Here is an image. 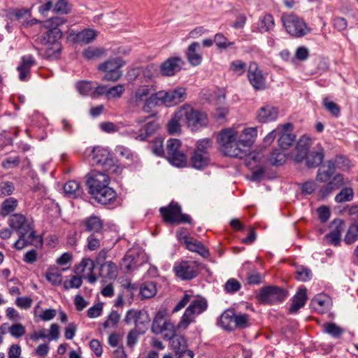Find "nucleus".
<instances>
[{
	"instance_id": "63",
	"label": "nucleus",
	"mask_w": 358,
	"mask_h": 358,
	"mask_svg": "<svg viewBox=\"0 0 358 358\" xmlns=\"http://www.w3.org/2000/svg\"><path fill=\"white\" fill-rule=\"evenodd\" d=\"M145 332L143 331H140L136 329H131L127 337V345L130 348H132L137 342L138 336L140 334H143Z\"/></svg>"
},
{
	"instance_id": "64",
	"label": "nucleus",
	"mask_w": 358,
	"mask_h": 358,
	"mask_svg": "<svg viewBox=\"0 0 358 358\" xmlns=\"http://www.w3.org/2000/svg\"><path fill=\"white\" fill-rule=\"evenodd\" d=\"M71 10L69 3L66 0H59L53 8L55 13L66 14Z\"/></svg>"
},
{
	"instance_id": "50",
	"label": "nucleus",
	"mask_w": 358,
	"mask_h": 358,
	"mask_svg": "<svg viewBox=\"0 0 358 358\" xmlns=\"http://www.w3.org/2000/svg\"><path fill=\"white\" fill-rule=\"evenodd\" d=\"M121 269L124 272H129L136 268L135 258L131 255H126L120 264Z\"/></svg>"
},
{
	"instance_id": "24",
	"label": "nucleus",
	"mask_w": 358,
	"mask_h": 358,
	"mask_svg": "<svg viewBox=\"0 0 358 358\" xmlns=\"http://www.w3.org/2000/svg\"><path fill=\"white\" fill-rule=\"evenodd\" d=\"M311 145V139L306 136H302L297 142L296 146V153L294 159L296 162H301L305 159L308 153V150Z\"/></svg>"
},
{
	"instance_id": "28",
	"label": "nucleus",
	"mask_w": 358,
	"mask_h": 358,
	"mask_svg": "<svg viewBox=\"0 0 358 358\" xmlns=\"http://www.w3.org/2000/svg\"><path fill=\"white\" fill-rule=\"evenodd\" d=\"M36 64L32 55H26L22 57V63L17 68L19 71V78L22 81L26 80L30 73L31 67Z\"/></svg>"
},
{
	"instance_id": "59",
	"label": "nucleus",
	"mask_w": 358,
	"mask_h": 358,
	"mask_svg": "<svg viewBox=\"0 0 358 358\" xmlns=\"http://www.w3.org/2000/svg\"><path fill=\"white\" fill-rule=\"evenodd\" d=\"M214 43L219 49H226L233 45V43L229 42L227 38L221 33H217L215 35Z\"/></svg>"
},
{
	"instance_id": "11",
	"label": "nucleus",
	"mask_w": 358,
	"mask_h": 358,
	"mask_svg": "<svg viewBox=\"0 0 358 358\" xmlns=\"http://www.w3.org/2000/svg\"><path fill=\"white\" fill-rule=\"evenodd\" d=\"M286 31L292 36L301 37L309 32V29L303 20L294 15H289L282 18Z\"/></svg>"
},
{
	"instance_id": "31",
	"label": "nucleus",
	"mask_w": 358,
	"mask_h": 358,
	"mask_svg": "<svg viewBox=\"0 0 358 358\" xmlns=\"http://www.w3.org/2000/svg\"><path fill=\"white\" fill-rule=\"evenodd\" d=\"M180 110H178L174 113L171 119L166 124L167 131L170 134H180L181 131V124L180 122L183 123V119L179 115Z\"/></svg>"
},
{
	"instance_id": "47",
	"label": "nucleus",
	"mask_w": 358,
	"mask_h": 358,
	"mask_svg": "<svg viewBox=\"0 0 358 358\" xmlns=\"http://www.w3.org/2000/svg\"><path fill=\"white\" fill-rule=\"evenodd\" d=\"M170 341H171V346L176 353L187 350V342L184 336L175 334Z\"/></svg>"
},
{
	"instance_id": "48",
	"label": "nucleus",
	"mask_w": 358,
	"mask_h": 358,
	"mask_svg": "<svg viewBox=\"0 0 358 358\" xmlns=\"http://www.w3.org/2000/svg\"><path fill=\"white\" fill-rule=\"evenodd\" d=\"M353 197V189L351 187H344L336 194L335 201L337 203H343L352 201Z\"/></svg>"
},
{
	"instance_id": "19",
	"label": "nucleus",
	"mask_w": 358,
	"mask_h": 358,
	"mask_svg": "<svg viewBox=\"0 0 358 358\" xmlns=\"http://www.w3.org/2000/svg\"><path fill=\"white\" fill-rule=\"evenodd\" d=\"M292 128V125L290 123H286L279 127L278 135H280V138L278 144L283 150L290 147L295 141V136L289 132Z\"/></svg>"
},
{
	"instance_id": "43",
	"label": "nucleus",
	"mask_w": 358,
	"mask_h": 358,
	"mask_svg": "<svg viewBox=\"0 0 358 358\" xmlns=\"http://www.w3.org/2000/svg\"><path fill=\"white\" fill-rule=\"evenodd\" d=\"M105 55V49L100 47H89L83 52V57L87 60L96 59Z\"/></svg>"
},
{
	"instance_id": "8",
	"label": "nucleus",
	"mask_w": 358,
	"mask_h": 358,
	"mask_svg": "<svg viewBox=\"0 0 358 358\" xmlns=\"http://www.w3.org/2000/svg\"><path fill=\"white\" fill-rule=\"evenodd\" d=\"M288 296V292L277 286H266L262 287L257 295L258 300L268 305L282 303Z\"/></svg>"
},
{
	"instance_id": "9",
	"label": "nucleus",
	"mask_w": 358,
	"mask_h": 358,
	"mask_svg": "<svg viewBox=\"0 0 358 358\" xmlns=\"http://www.w3.org/2000/svg\"><path fill=\"white\" fill-rule=\"evenodd\" d=\"M180 141L171 138L166 143L164 155L169 162L175 166L183 167L187 164L186 155L180 150Z\"/></svg>"
},
{
	"instance_id": "51",
	"label": "nucleus",
	"mask_w": 358,
	"mask_h": 358,
	"mask_svg": "<svg viewBox=\"0 0 358 358\" xmlns=\"http://www.w3.org/2000/svg\"><path fill=\"white\" fill-rule=\"evenodd\" d=\"M102 238L103 234H91L87 237V248L92 251L97 250Z\"/></svg>"
},
{
	"instance_id": "1",
	"label": "nucleus",
	"mask_w": 358,
	"mask_h": 358,
	"mask_svg": "<svg viewBox=\"0 0 358 358\" xmlns=\"http://www.w3.org/2000/svg\"><path fill=\"white\" fill-rule=\"evenodd\" d=\"M109 176L101 171L93 170L87 174L88 192L102 205L111 203L116 199V192L109 187Z\"/></svg>"
},
{
	"instance_id": "18",
	"label": "nucleus",
	"mask_w": 358,
	"mask_h": 358,
	"mask_svg": "<svg viewBox=\"0 0 358 358\" xmlns=\"http://www.w3.org/2000/svg\"><path fill=\"white\" fill-rule=\"evenodd\" d=\"M248 78L256 90H263L265 88V78L262 75V71L259 69L258 65L255 62H251L248 67Z\"/></svg>"
},
{
	"instance_id": "46",
	"label": "nucleus",
	"mask_w": 358,
	"mask_h": 358,
	"mask_svg": "<svg viewBox=\"0 0 358 358\" xmlns=\"http://www.w3.org/2000/svg\"><path fill=\"white\" fill-rule=\"evenodd\" d=\"M286 160L285 155L280 150H273L269 156L268 161L273 166H278L282 165Z\"/></svg>"
},
{
	"instance_id": "54",
	"label": "nucleus",
	"mask_w": 358,
	"mask_h": 358,
	"mask_svg": "<svg viewBox=\"0 0 358 358\" xmlns=\"http://www.w3.org/2000/svg\"><path fill=\"white\" fill-rule=\"evenodd\" d=\"M102 173L108 176L110 173H118L120 168L115 164L114 160L109 157L102 165Z\"/></svg>"
},
{
	"instance_id": "33",
	"label": "nucleus",
	"mask_w": 358,
	"mask_h": 358,
	"mask_svg": "<svg viewBox=\"0 0 358 358\" xmlns=\"http://www.w3.org/2000/svg\"><path fill=\"white\" fill-rule=\"evenodd\" d=\"M234 315L235 312L233 310H225L220 317V326L225 330L233 331Z\"/></svg>"
},
{
	"instance_id": "45",
	"label": "nucleus",
	"mask_w": 358,
	"mask_h": 358,
	"mask_svg": "<svg viewBox=\"0 0 358 358\" xmlns=\"http://www.w3.org/2000/svg\"><path fill=\"white\" fill-rule=\"evenodd\" d=\"M37 238L36 232L33 229L29 231L28 234H24L22 239L20 241V245H16V242L14 243V248L17 250H21L26 246L31 245L33 241Z\"/></svg>"
},
{
	"instance_id": "53",
	"label": "nucleus",
	"mask_w": 358,
	"mask_h": 358,
	"mask_svg": "<svg viewBox=\"0 0 358 358\" xmlns=\"http://www.w3.org/2000/svg\"><path fill=\"white\" fill-rule=\"evenodd\" d=\"M274 24L273 17L270 14H266L262 19L259 29L262 32L268 31L273 28Z\"/></svg>"
},
{
	"instance_id": "34",
	"label": "nucleus",
	"mask_w": 358,
	"mask_h": 358,
	"mask_svg": "<svg viewBox=\"0 0 358 358\" xmlns=\"http://www.w3.org/2000/svg\"><path fill=\"white\" fill-rule=\"evenodd\" d=\"M159 124L155 121L148 122L143 128L141 129V133L136 136V139L141 141H147L148 138L159 129Z\"/></svg>"
},
{
	"instance_id": "13",
	"label": "nucleus",
	"mask_w": 358,
	"mask_h": 358,
	"mask_svg": "<svg viewBox=\"0 0 358 358\" xmlns=\"http://www.w3.org/2000/svg\"><path fill=\"white\" fill-rule=\"evenodd\" d=\"M10 227L19 234V238L16 241V245H20L24 234H28L31 229V224L26 217L21 213L12 215L8 221Z\"/></svg>"
},
{
	"instance_id": "23",
	"label": "nucleus",
	"mask_w": 358,
	"mask_h": 358,
	"mask_svg": "<svg viewBox=\"0 0 358 358\" xmlns=\"http://www.w3.org/2000/svg\"><path fill=\"white\" fill-rule=\"evenodd\" d=\"M292 303L289 311L290 313H296L300 308L304 306L307 301V289L305 287H301L292 297Z\"/></svg>"
},
{
	"instance_id": "6",
	"label": "nucleus",
	"mask_w": 358,
	"mask_h": 358,
	"mask_svg": "<svg viewBox=\"0 0 358 358\" xmlns=\"http://www.w3.org/2000/svg\"><path fill=\"white\" fill-rule=\"evenodd\" d=\"M179 110V115L182 117L183 123L192 131H196L208 124V120L206 113L188 104L180 107Z\"/></svg>"
},
{
	"instance_id": "62",
	"label": "nucleus",
	"mask_w": 358,
	"mask_h": 358,
	"mask_svg": "<svg viewBox=\"0 0 358 358\" xmlns=\"http://www.w3.org/2000/svg\"><path fill=\"white\" fill-rule=\"evenodd\" d=\"M46 280L53 285H59L62 282V274L59 271L53 272L48 270L45 275Z\"/></svg>"
},
{
	"instance_id": "36",
	"label": "nucleus",
	"mask_w": 358,
	"mask_h": 358,
	"mask_svg": "<svg viewBox=\"0 0 358 358\" xmlns=\"http://www.w3.org/2000/svg\"><path fill=\"white\" fill-rule=\"evenodd\" d=\"M124 64L123 61L120 58H115L108 59L105 62L101 64L98 69L103 72L106 71H122L120 68Z\"/></svg>"
},
{
	"instance_id": "25",
	"label": "nucleus",
	"mask_w": 358,
	"mask_h": 358,
	"mask_svg": "<svg viewBox=\"0 0 358 358\" xmlns=\"http://www.w3.org/2000/svg\"><path fill=\"white\" fill-rule=\"evenodd\" d=\"M278 116V108L267 105L259 108L257 113V120L259 122L265 123L275 120Z\"/></svg>"
},
{
	"instance_id": "15",
	"label": "nucleus",
	"mask_w": 358,
	"mask_h": 358,
	"mask_svg": "<svg viewBox=\"0 0 358 358\" xmlns=\"http://www.w3.org/2000/svg\"><path fill=\"white\" fill-rule=\"evenodd\" d=\"M174 271L182 280H191L198 275V266L194 262H182L174 266Z\"/></svg>"
},
{
	"instance_id": "37",
	"label": "nucleus",
	"mask_w": 358,
	"mask_h": 358,
	"mask_svg": "<svg viewBox=\"0 0 358 358\" xmlns=\"http://www.w3.org/2000/svg\"><path fill=\"white\" fill-rule=\"evenodd\" d=\"M134 314V329L145 332V329H147V326L150 322V318L148 313L143 310H138V312Z\"/></svg>"
},
{
	"instance_id": "52",
	"label": "nucleus",
	"mask_w": 358,
	"mask_h": 358,
	"mask_svg": "<svg viewBox=\"0 0 358 358\" xmlns=\"http://www.w3.org/2000/svg\"><path fill=\"white\" fill-rule=\"evenodd\" d=\"M82 275H76L72 276L70 280H66L63 283V287L65 290H68L69 289L73 288H80L83 283Z\"/></svg>"
},
{
	"instance_id": "14",
	"label": "nucleus",
	"mask_w": 358,
	"mask_h": 358,
	"mask_svg": "<svg viewBox=\"0 0 358 358\" xmlns=\"http://www.w3.org/2000/svg\"><path fill=\"white\" fill-rule=\"evenodd\" d=\"M155 90L153 88L152 85H141L135 90L131 98V101L136 105H138L139 103L144 101L145 103L143 106V111L148 113L155 106H150L146 108V104L150 97L153 94H155Z\"/></svg>"
},
{
	"instance_id": "17",
	"label": "nucleus",
	"mask_w": 358,
	"mask_h": 358,
	"mask_svg": "<svg viewBox=\"0 0 358 358\" xmlns=\"http://www.w3.org/2000/svg\"><path fill=\"white\" fill-rule=\"evenodd\" d=\"M185 62L179 57L167 59L160 66V72L163 76H172L179 72Z\"/></svg>"
},
{
	"instance_id": "57",
	"label": "nucleus",
	"mask_w": 358,
	"mask_h": 358,
	"mask_svg": "<svg viewBox=\"0 0 358 358\" xmlns=\"http://www.w3.org/2000/svg\"><path fill=\"white\" fill-rule=\"evenodd\" d=\"M150 150L152 153L157 156L164 155L165 150L163 147V141L161 138H156L150 144Z\"/></svg>"
},
{
	"instance_id": "60",
	"label": "nucleus",
	"mask_w": 358,
	"mask_h": 358,
	"mask_svg": "<svg viewBox=\"0 0 358 358\" xmlns=\"http://www.w3.org/2000/svg\"><path fill=\"white\" fill-rule=\"evenodd\" d=\"M124 92V86L122 84H118L115 86L108 88L107 92V97L110 98H120Z\"/></svg>"
},
{
	"instance_id": "4",
	"label": "nucleus",
	"mask_w": 358,
	"mask_h": 358,
	"mask_svg": "<svg viewBox=\"0 0 358 358\" xmlns=\"http://www.w3.org/2000/svg\"><path fill=\"white\" fill-rule=\"evenodd\" d=\"M66 20L63 17H55L45 20L41 28V34L36 41L41 45H56L62 36L59 26L63 25Z\"/></svg>"
},
{
	"instance_id": "22",
	"label": "nucleus",
	"mask_w": 358,
	"mask_h": 358,
	"mask_svg": "<svg viewBox=\"0 0 358 358\" xmlns=\"http://www.w3.org/2000/svg\"><path fill=\"white\" fill-rule=\"evenodd\" d=\"M85 227V231L92 234H103V221L96 215H92L82 222Z\"/></svg>"
},
{
	"instance_id": "10",
	"label": "nucleus",
	"mask_w": 358,
	"mask_h": 358,
	"mask_svg": "<svg viewBox=\"0 0 358 358\" xmlns=\"http://www.w3.org/2000/svg\"><path fill=\"white\" fill-rule=\"evenodd\" d=\"M162 216L166 222L169 224L190 223L191 217L187 214H182L180 206L171 202L166 207L159 209Z\"/></svg>"
},
{
	"instance_id": "21",
	"label": "nucleus",
	"mask_w": 358,
	"mask_h": 358,
	"mask_svg": "<svg viewBox=\"0 0 358 358\" xmlns=\"http://www.w3.org/2000/svg\"><path fill=\"white\" fill-rule=\"evenodd\" d=\"M183 243L185 245L187 250L192 252H197L203 257L209 256V251L199 241L189 236H184Z\"/></svg>"
},
{
	"instance_id": "32",
	"label": "nucleus",
	"mask_w": 358,
	"mask_h": 358,
	"mask_svg": "<svg viewBox=\"0 0 358 358\" xmlns=\"http://www.w3.org/2000/svg\"><path fill=\"white\" fill-rule=\"evenodd\" d=\"M257 136V130L256 127H249L245 129L242 134L238 136L241 141L243 143L244 146L249 152L250 148L253 144L255 138Z\"/></svg>"
},
{
	"instance_id": "7",
	"label": "nucleus",
	"mask_w": 358,
	"mask_h": 358,
	"mask_svg": "<svg viewBox=\"0 0 358 358\" xmlns=\"http://www.w3.org/2000/svg\"><path fill=\"white\" fill-rule=\"evenodd\" d=\"M151 331L156 335L162 334L164 340H171L175 335L176 328L162 311H158L153 319Z\"/></svg>"
},
{
	"instance_id": "5",
	"label": "nucleus",
	"mask_w": 358,
	"mask_h": 358,
	"mask_svg": "<svg viewBox=\"0 0 358 358\" xmlns=\"http://www.w3.org/2000/svg\"><path fill=\"white\" fill-rule=\"evenodd\" d=\"M186 98V90L182 87L177 88L169 92L159 91L153 94L148 101L146 108L166 105L172 106L183 101Z\"/></svg>"
},
{
	"instance_id": "40",
	"label": "nucleus",
	"mask_w": 358,
	"mask_h": 358,
	"mask_svg": "<svg viewBox=\"0 0 358 358\" xmlns=\"http://www.w3.org/2000/svg\"><path fill=\"white\" fill-rule=\"evenodd\" d=\"M324 333L330 335L334 338H340L345 330L333 322H327L322 325Z\"/></svg>"
},
{
	"instance_id": "35",
	"label": "nucleus",
	"mask_w": 358,
	"mask_h": 358,
	"mask_svg": "<svg viewBox=\"0 0 358 358\" xmlns=\"http://www.w3.org/2000/svg\"><path fill=\"white\" fill-rule=\"evenodd\" d=\"M110 157V152L107 149L95 148L92 150V161L93 165H102Z\"/></svg>"
},
{
	"instance_id": "20",
	"label": "nucleus",
	"mask_w": 358,
	"mask_h": 358,
	"mask_svg": "<svg viewBox=\"0 0 358 358\" xmlns=\"http://www.w3.org/2000/svg\"><path fill=\"white\" fill-rule=\"evenodd\" d=\"M201 45L197 42L192 43L185 52L186 57L191 65L197 66L201 64L202 55L200 52Z\"/></svg>"
},
{
	"instance_id": "61",
	"label": "nucleus",
	"mask_w": 358,
	"mask_h": 358,
	"mask_svg": "<svg viewBox=\"0 0 358 358\" xmlns=\"http://www.w3.org/2000/svg\"><path fill=\"white\" fill-rule=\"evenodd\" d=\"M155 286L152 283L144 284L141 288L140 293L143 298H150L155 294Z\"/></svg>"
},
{
	"instance_id": "58",
	"label": "nucleus",
	"mask_w": 358,
	"mask_h": 358,
	"mask_svg": "<svg viewBox=\"0 0 358 358\" xmlns=\"http://www.w3.org/2000/svg\"><path fill=\"white\" fill-rule=\"evenodd\" d=\"M322 104L324 107L334 116L338 117L340 114V108L339 106L329 100L327 98H324L322 101Z\"/></svg>"
},
{
	"instance_id": "26",
	"label": "nucleus",
	"mask_w": 358,
	"mask_h": 358,
	"mask_svg": "<svg viewBox=\"0 0 358 358\" xmlns=\"http://www.w3.org/2000/svg\"><path fill=\"white\" fill-rule=\"evenodd\" d=\"M210 162V154L200 153L193 151L190 157L191 166L196 169H203L206 167Z\"/></svg>"
},
{
	"instance_id": "41",
	"label": "nucleus",
	"mask_w": 358,
	"mask_h": 358,
	"mask_svg": "<svg viewBox=\"0 0 358 358\" xmlns=\"http://www.w3.org/2000/svg\"><path fill=\"white\" fill-rule=\"evenodd\" d=\"M343 224L344 222L342 220H339L335 229L325 236L326 238L331 244L334 245L339 244Z\"/></svg>"
},
{
	"instance_id": "27",
	"label": "nucleus",
	"mask_w": 358,
	"mask_h": 358,
	"mask_svg": "<svg viewBox=\"0 0 358 358\" xmlns=\"http://www.w3.org/2000/svg\"><path fill=\"white\" fill-rule=\"evenodd\" d=\"M324 150L320 146L316 150L308 152L305 157L306 165L309 168L317 167L322 164L324 160Z\"/></svg>"
},
{
	"instance_id": "44",
	"label": "nucleus",
	"mask_w": 358,
	"mask_h": 358,
	"mask_svg": "<svg viewBox=\"0 0 358 358\" xmlns=\"http://www.w3.org/2000/svg\"><path fill=\"white\" fill-rule=\"evenodd\" d=\"M213 145V141L211 138H202L197 141L194 150L200 153L210 154V150L212 149Z\"/></svg>"
},
{
	"instance_id": "39",
	"label": "nucleus",
	"mask_w": 358,
	"mask_h": 358,
	"mask_svg": "<svg viewBox=\"0 0 358 358\" xmlns=\"http://www.w3.org/2000/svg\"><path fill=\"white\" fill-rule=\"evenodd\" d=\"M358 241V221L352 222L348 227L343 241L346 245H352Z\"/></svg>"
},
{
	"instance_id": "42",
	"label": "nucleus",
	"mask_w": 358,
	"mask_h": 358,
	"mask_svg": "<svg viewBox=\"0 0 358 358\" xmlns=\"http://www.w3.org/2000/svg\"><path fill=\"white\" fill-rule=\"evenodd\" d=\"M18 204V201L13 197H9L5 199L1 208V215L3 217H6L15 211Z\"/></svg>"
},
{
	"instance_id": "12",
	"label": "nucleus",
	"mask_w": 358,
	"mask_h": 358,
	"mask_svg": "<svg viewBox=\"0 0 358 358\" xmlns=\"http://www.w3.org/2000/svg\"><path fill=\"white\" fill-rule=\"evenodd\" d=\"M207 308L208 303L204 298L199 297L190 300V304L186 308L181 318V322L188 326L193 321L194 315L202 313Z\"/></svg>"
},
{
	"instance_id": "29",
	"label": "nucleus",
	"mask_w": 358,
	"mask_h": 358,
	"mask_svg": "<svg viewBox=\"0 0 358 358\" xmlns=\"http://www.w3.org/2000/svg\"><path fill=\"white\" fill-rule=\"evenodd\" d=\"M64 192L70 199H78L83 196V189L76 180H70L64 184Z\"/></svg>"
},
{
	"instance_id": "3",
	"label": "nucleus",
	"mask_w": 358,
	"mask_h": 358,
	"mask_svg": "<svg viewBox=\"0 0 358 358\" xmlns=\"http://www.w3.org/2000/svg\"><path fill=\"white\" fill-rule=\"evenodd\" d=\"M217 142L222 152L227 156L243 159L248 152L238 137L237 132L232 129H223L218 135Z\"/></svg>"
},
{
	"instance_id": "49",
	"label": "nucleus",
	"mask_w": 358,
	"mask_h": 358,
	"mask_svg": "<svg viewBox=\"0 0 358 358\" xmlns=\"http://www.w3.org/2000/svg\"><path fill=\"white\" fill-rule=\"evenodd\" d=\"M234 321V330L236 329H245L250 325L249 317L247 314L235 313Z\"/></svg>"
},
{
	"instance_id": "30",
	"label": "nucleus",
	"mask_w": 358,
	"mask_h": 358,
	"mask_svg": "<svg viewBox=\"0 0 358 358\" xmlns=\"http://www.w3.org/2000/svg\"><path fill=\"white\" fill-rule=\"evenodd\" d=\"M99 275L103 278L115 279L117 275V266L113 262H106L99 267Z\"/></svg>"
},
{
	"instance_id": "38",
	"label": "nucleus",
	"mask_w": 358,
	"mask_h": 358,
	"mask_svg": "<svg viewBox=\"0 0 358 358\" xmlns=\"http://www.w3.org/2000/svg\"><path fill=\"white\" fill-rule=\"evenodd\" d=\"M96 37V32L91 29H84L78 32L75 36L77 43L88 44L92 42Z\"/></svg>"
},
{
	"instance_id": "56",
	"label": "nucleus",
	"mask_w": 358,
	"mask_h": 358,
	"mask_svg": "<svg viewBox=\"0 0 358 358\" xmlns=\"http://www.w3.org/2000/svg\"><path fill=\"white\" fill-rule=\"evenodd\" d=\"M120 320V314L115 310H112L107 320L103 322V326L104 329H108L110 327H115Z\"/></svg>"
},
{
	"instance_id": "16",
	"label": "nucleus",
	"mask_w": 358,
	"mask_h": 358,
	"mask_svg": "<svg viewBox=\"0 0 358 358\" xmlns=\"http://www.w3.org/2000/svg\"><path fill=\"white\" fill-rule=\"evenodd\" d=\"M95 263L90 258L83 259L81 262L75 268V273L77 275H82L87 279L88 282L94 284L96 282L97 278L94 273Z\"/></svg>"
},
{
	"instance_id": "55",
	"label": "nucleus",
	"mask_w": 358,
	"mask_h": 358,
	"mask_svg": "<svg viewBox=\"0 0 358 358\" xmlns=\"http://www.w3.org/2000/svg\"><path fill=\"white\" fill-rule=\"evenodd\" d=\"M335 167V170L340 169L343 171L348 170L350 166V161L344 156H336L335 159L331 160Z\"/></svg>"
},
{
	"instance_id": "2",
	"label": "nucleus",
	"mask_w": 358,
	"mask_h": 358,
	"mask_svg": "<svg viewBox=\"0 0 358 358\" xmlns=\"http://www.w3.org/2000/svg\"><path fill=\"white\" fill-rule=\"evenodd\" d=\"M335 167L331 161H327L317 171L316 180L325 184L319 190L321 198H325L344 185V178L341 173H335Z\"/></svg>"
}]
</instances>
